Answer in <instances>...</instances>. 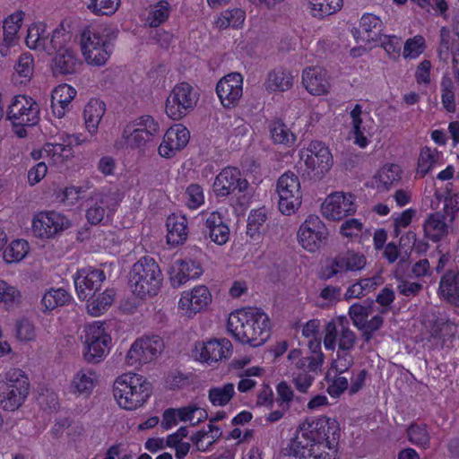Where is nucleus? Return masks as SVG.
<instances>
[{"mask_svg":"<svg viewBox=\"0 0 459 459\" xmlns=\"http://www.w3.org/2000/svg\"><path fill=\"white\" fill-rule=\"evenodd\" d=\"M107 38L108 37L106 35H101L93 29L91 30L88 28L84 30L81 35V48L82 54L87 52V50L91 49V47L96 48L108 43Z\"/></svg>","mask_w":459,"mask_h":459,"instance_id":"43","label":"nucleus"},{"mask_svg":"<svg viewBox=\"0 0 459 459\" xmlns=\"http://www.w3.org/2000/svg\"><path fill=\"white\" fill-rule=\"evenodd\" d=\"M105 280V273L100 269L79 270L74 276V286L79 299L84 300L94 296Z\"/></svg>","mask_w":459,"mask_h":459,"instance_id":"16","label":"nucleus"},{"mask_svg":"<svg viewBox=\"0 0 459 459\" xmlns=\"http://www.w3.org/2000/svg\"><path fill=\"white\" fill-rule=\"evenodd\" d=\"M106 206L108 209L107 217H109V214L115 211V208H109L108 204V200L104 196H102L99 202H96L93 205L88 208L86 212V218L88 222L91 223V225L100 224L105 217Z\"/></svg>","mask_w":459,"mask_h":459,"instance_id":"41","label":"nucleus"},{"mask_svg":"<svg viewBox=\"0 0 459 459\" xmlns=\"http://www.w3.org/2000/svg\"><path fill=\"white\" fill-rule=\"evenodd\" d=\"M317 446H308L306 449V457L299 459H336V447L329 449V452L321 451Z\"/></svg>","mask_w":459,"mask_h":459,"instance_id":"61","label":"nucleus"},{"mask_svg":"<svg viewBox=\"0 0 459 459\" xmlns=\"http://www.w3.org/2000/svg\"><path fill=\"white\" fill-rule=\"evenodd\" d=\"M113 394L120 407L134 410L142 406L150 397L152 384L140 375L124 374L116 379Z\"/></svg>","mask_w":459,"mask_h":459,"instance_id":"4","label":"nucleus"},{"mask_svg":"<svg viewBox=\"0 0 459 459\" xmlns=\"http://www.w3.org/2000/svg\"><path fill=\"white\" fill-rule=\"evenodd\" d=\"M337 325V335L339 334V349L351 351L356 343V334L350 329V321L345 316H337L334 320Z\"/></svg>","mask_w":459,"mask_h":459,"instance_id":"30","label":"nucleus"},{"mask_svg":"<svg viewBox=\"0 0 459 459\" xmlns=\"http://www.w3.org/2000/svg\"><path fill=\"white\" fill-rule=\"evenodd\" d=\"M106 111V104L99 99H91L84 108L83 115L87 130L93 134Z\"/></svg>","mask_w":459,"mask_h":459,"instance_id":"29","label":"nucleus"},{"mask_svg":"<svg viewBox=\"0 0 459 459\" xmlns=\"http://www.w3.org/2000/svg\"><path fill=\"white\" fill-rule=\"evenodd\" d=\"M415 80L420 86L425 88L430 83V60H423L417 67Z\"/></svg>","mask_w":459,"mask_h":459,"instance_id":"59","label":"nucleus"},{"mask_svg":"<svg viewBox=\"0 0 459 459\" xmlns=\"http://www.w3.org/2000/svg\"><path fill=\"white\" fill-rule=\"evenodd\" d=\"M111 337L104 328L103 323H95L85 328V342L83 357L89 363L101 361L108 349Z\"/></svg>","mask_w":459,"mask_h":459,"instance_id":"9","label":"nucleus"},{"mask_svg":"<svg viewBox=\"0 0 459 459\" xmlns=\"http://www.w3.org/2000/svg\"><path fill=\"white\" fill-rule=\"evenodd\" d=\"M30 391V382L25 373L19 368L5 374V382L0 386V403L4 410L13 411L25 402Z\"/></svg>","mask_w":459,"mask_h":459,"instance_id":"5","label":"nucleus"},{"mask_svg":"<svg viewBox=\"0 0 459 459\" xmlns=\"http://www.w3.org/2000/svg\"><path fill=\"white\" fill-rule=\"evenodd\" d=\"M212 301V295L207 287L200 285L192 290L190 293H185L178 302L182 309L190 311V314H196L206 307Z\"/></svg>","mask_w":459,"mask_h":459,"instance_id":"25","label":"nucleus"},{"mask_svg":"<svg viewBox=\"0 0 459 459\" xmlns=\"http://www.w3.org/2000/svg\"><path fill=\"white\" fill-rule=\"evenodd\" d=\"M23 14L24 13L22 12H17L11 14L4 20L3 30L4 40L6 44L11 45L13 43L15 36L22 26Z\"/></svg>","mask_w":459,"mask_h":459,"instance_id":"40","label":"nucleus"},{"mask_svg":"<svg viewBox=\"0 0 459 459\" xmlns=\"http://www.w3.org/2000/svg\"><path fill=\"white\" fill-rule=\"evenodd\" d=\"M197 103L196 93L187 82L174 86L166 100L165 111L173 120H180L191 112Z\"/></svg>","mask_w":459,"mask_h":459,"instance_id":"7","label":"nucleus"},{"mask_svg":"<svg viewBox=\"0 0 459 459\" xmlns=\"http://www.w3.org/2000/svg\"><path fill=\"white\" fill-rule=\"evenodd\" d=\"M232 353V344L228 339L211 340L207 342H198L195 348L196 359L212 363L230 357Z\"/></svg>","mask_w":459,"mask_h":459,"instance_id":"19","label":"nucleus"},{"mask_svg":"<svg viewBox=\"0 0 459 459\" xmlns=\"http://www.w3.org/2000/svg\"><path fill=\"white\" fill-rule=\"evenodd\" d=\"M377 41H380L381 46L389 55L399 56L402 48V39L395 36H380L377 38Z\"/></svg>","mask_w":459,"mask_h":459,"instance_id":"58","label":"nucleus"},{"mask_svg":"<svg viewBox=\"0 0 459 459\" xmlns=\"http://www.w3.org/2000/svg\"><path fill=\"white\" fill-rule=\"evenodd\" d=\"M373 304V300H367V305L355 303L350 307L349 316L357 328L365 321V319L368 318L371 312Z\"/></svg>","mask_w":459,"mask_h":459,"instance_id":"51","label":"nucleus"},{"mask_svg":"<svg viewBox=\"0 0 459 459\" xmlns=\"http://www.w3.org/2000/svg\"><path fill=\"white\" fill-rule=\"evenodd\" d=\"M359 25L367 33V37L364 38L363 40L377 41V33H374V35L371 36V32H373L374 29L380 30L381 28V21L377 16L372 13H365L360 19Z\"/></svg>","mask_w":459,"mask_h":459,"instance_id":"50","label":"nucleus"},{"mask_svg":"<svg viewBox=\"0 0 459 459\" xmlns=\"http://www.w3.org/2000/svg\"><path fill=\"white\" fill-rule=\"evenodd\" d=\"M88 8L95 14H113L119 6V0H86Z\"/></svg>","mask_w":459,"mask_h":459,"instance_id":"45","label":"nucleus"},{"mask_svg":"<svg viewBox=\"0 0 459 459\" xmlns=\"http://www.w3.org/2000/svg\"><path fill=\"white\" fill-rule=\"evenodd\" d=\"M111 51L112 48L108 42L96 48L91 47V49L87 50L82 55L89 65L100 66L108 61Z\"/></svg>","mask_w":459,"mask_h":459,"instance_id":"42","label":"nucleus"},{"mask_svg":"<svg viewBox=\"0 0 459 459\" xmlns=\"http://www.w3.org/2000/svg\"><path fill=\"white\" fill-rule=\"evenodd\" d=\"M408 437L410 441L415 444L425 445L429 441V436L426 428L411 424L408 429Z\"/></svg>","mask_w":459,"mask_h":459,"instance_id":"62","label":"nucleus"},{"mask_svg":"<svg viewBox=\"0 0 459 459\" xmlns=\"http://www.w3.org/2000/svg\"><path fill=\"white\" fill-rule=\"evenodd\" d=\"M16 73L25 78L30 79L33 74V57L30 54L22 55L14 66Z\"/></svg>","mask_w":459,"mask_h":459,"instance_id":"54","label":"nucleus"},{"mask_svg":"<svg viewBox=\"0 0 459 459\" xmlns=\"http://www.w3.org/2000/svg\"><path fill=\"white\" fill-rule=\"evenodd\" d=\"M41 217L44 218L41 221L49 228L48 233H51L53 238L71 227V221L65 216L58 212H41Z\"/></svg>","mask_w":459,"mask_h":459,"instance_id":"35","label":"nucleus"},{"mask_svg":"<svg viewBox=\"0 0 459 459\" xmlns=\"http://www.w3.org/2000/svg\"><path fill=\"white\" fill-rule=\"evenodd\" d=\"M400 167L396 164L384 167L379 175V180L385 185L386 189H389L394 181H398L400 179Z\"/></svg>","mask_w":459,"mask_h":459,"instance_id":"55","label":"nucleus"},{"mask_svg":"<svg viewBox=\"0 0 459 459\" xmlns=\"http://www.w3.org/2000/svg\"><path fill=\"white\" fill-rule=\"evenodd\" d=\"M340 438V426L335 419L326 416L320 418H307L301 422L295 437L290 445V454L300 458H305L306 449L308 446H317L333 449L337 446Z\"/></svg>","mask_w":459,"mask_h":459,"instance_id":"1","label":"nucleus"},{"mask_svg":"<svg viewBox=\"0 0 459 459\" xmlns=\"http://www.w3.org/2000/svg\"><path fill=\"white\" fill-rule=\"evenodd\" d=\"M333 163L328 147L320 141H312L307 149L303 178L320 181L330 170Z\"/></svg>","mask_w":459,"mask_h":459,"instance_id":"6","label":"nucleus"},{"mask_svg":"<svg viewBox=\"0 0 459 459\" xmlns=\"http://www.w3.org/2000/svg\"><path fill=\"white\" fill-rule=\"evenodd\" d=\"M345 255L349 271L360 270L366 265V257L363 255H359L353 251H347Z\"/></svg>","mask_w":459,"mask_h":459,"instance_id":"64","label":"nucleus"},{"mask_svg":"<svg viewBox=\"0 0 459 459\" xmlns=\"http://www.w3.org/2000/svg\"><path fill=\"white\" fill-rule=\"evenodd\" d=\"M323 215L332 221H339L355 213L354 195L333 193L327 196L321 205Z\"/></svg>","mask_w":459,"mask_h":459,"instance_id":"15","label":"nucleus"},{"mask_svg":"<svg viewBox=\"0 0 459 459\" xmlns=\"http://www.w3.org/2000/svg\"><path fill=\"white\" fill-rule=\"evenodd\" d=\"M93 375L91 370L87 372L85 370L79 371L72 382V387L74 389V392L79 394L91 392L94 386Z\"/></svg>","mask_w":459,"mask_h":459,"instance_id":"46","label":"nucleus"},{"mask_svg":"<svg viewBox=\"0 0 459 459\" xmlns=\"http://www.w3.org/2000/svg\"><path fill=\"white\" fill-rule=\"evenodd\" d=\"M160 134V126L149 115L142 116L133 124L127 125L123 132V137L133 148H138L153 139Z\"/></svg>","mask_w":459,"mask_h":459,"instance_id":"12","label":"nucleus"},{"mask_svg":"<svg viewBox=\"0 0 459 459\" xmlns=\"http://www.w3.org/2000/svg\"><path fill=\"white\" fill-rule=\"evenodd\" d=\"M302 83L307 91L313 95L325 94L330 89L327 72L320 66L305 69L302 74Z\"/></svg>","mask_w":459,"mask_h":459,"instance_id":"22","label":"nucleus"},{"mask_svg":"<svg viewBox=\"0 0 459 459\" xmlns=\"http://www.w3.org/2000/svg\"><path fill=\"white\" fill-rule=\"evenodd\" d=\"M76 95L74 88L62 84L57 86L52 92L51 106L52 108H56L58 106L61 108H65L69 103L74 100Z\"/></svg>","mask_w":459,"mask_h":459,"instance_id":"38","label":"nucleus"},{"mask_svg":"<svg viewBox=\"0 0 459 459\" xmlns=\"http://www.w3.org/2000/svg\"><path fill=\"white\" fill-rule=\"evenodd\" d=\"M65 33L64 30L55 29L52 32L51 37L48 39L47 42H44L42 49L45 50L48 55L53 53L60 52L64 50L65 39Z\"/></svg>","mask_w":459,"mask_h":459,"instance_id":"48","label":"nucleus"},{"mask_svg":"<svg viewBox=\"0 0 459 459\" xmlns=\"http://www.w3.org/2000/svg\"><path fill=\"white\" fill-rule=\"evenodd\" d=\"M0 302L8 306L18 305L22 302V294L15 286L0 280Z\"/></svg>","mask_w":459,"mask_h":459,"instance_id":"47","label":"nucleus"},{"mask_svg":"<svg viewBox=\"0 0 459 459\" xmlns=\"http://www.w3.org/2000/svg\"><path fill=\"white\" fill-rule=\"evenodd\" d=\"M189 138V131L182 125L170 127L167 130L164 134L163 142L159 146V154L164 158L173 157L178 151L186 146Z\"/></svg>","mask_w":459,"mask_h":459,"instance_id":"20","label":"nucleus"},{"mask_svg":"<svg viewBox=\"0 0 459 459\" xmlns=\"http://www.w3.org/2000/svg\"><path fill=\"white\" fill-rule=\"evenodd\" d=\"M163 281L159 264L152 257L143 256L132 267L128 274V285L140 299L156 296Z\"/></svg>","mask_w":459,"mask_h":459,"instance_id":"3","label":"nucleus"},{"mask_svg":"<svg viewBox=\"0 0 459 459\" xmlns=\"http://www.w3.org/2000/svg\"><path fill=\"white\" fill-rule=\"evenodd\" d=\"M167 241L177 247L182 245L187 238V219L184 215L171 214L167 218Z\"/></svg>","mask_w":459,"mask_h":459,"instance_id":"28","label":"nucleus"},{"mask_svg":"<svg viewBox=\"0 0 459 459\" xmlns=\"http://www.w3.org/2000/svg\"><path fill=\"white\" fill-rule=\"evenodd\" d=\"M430 170V149L424 147L420 154L418 160L417 175L423 178Z\"/></svg>","mask_w":459,"mask_h":459,"instance_id":"63","label":"nucleus"},{"mask_svg":"<svg viewBox=\"0 0 459 459\" xmlns=\"http://www.w3.org/2000/svg\"><path fill=\"white\" fill-rule=\"evenodd\" d=\"M171 269L176 271V274L170 276L174 288L179 287L190 279L198 278L203 273L201 264L192 259L177 260Z\"/></svg>","mask_w":459,"mask_h":459,"instance_id":"26","label":"nucleus"},{"mask_svg":"<svg viewBox=\"0 0 459 459\" xmlns=\"http://www.w3.org/2000/svg\"><path fill=\"white\" fill-rule=\"evenodd\" d=\"M243 77L239 73H231L221 78L216 86L217 95L224 108L238 105L243 94Z\"/></svg>","mask_w":459,"mask_h":459,"instance_id":"17","label":"nucleus"},{"mask_svg":"<svg viewBox=\"0 0 459 459\" xmlns=\"http://www.w3.org/2000/svg\"><path fill=\"white\" fill-rule=\"evenodd\" d=\"M29 245L28 242L23 239H16L11 242V244L4 251V259L6 263H17L22 261L28 253Z\"/></svg>","mask_w":459,"mask_h":459,"instance_id":"39","label":"nucleus"},{"mask_svg":"<svg viewBox=\"0 0 459 459\" xmlns=\"http://www.w3.org/2000/svg\"><path fill=\"white\" fill-rule=\"evenodd\" d=\"M39 105L30 97L17 95L8 108L7 119L13 126H32L39 120Z\"/></svg>","mask_w":459,"mask_h":459,"instance_id":"10","label":"nucleus"},{"mask_svg":"<svg viewBox=\"0 0 459 459\" xmlns=\"http://www.w3.org/2000/svg\"><path fill=\"white\" fill-rule=\"evenodd\" d=\"M267 216L264 208L252 210L247 218V234L251 238L260 235V230L266 221Z\"/></svg>","mask_w":459,"mask_h":459,"instance_id":"44","label":"nucleus"},{"mask_svg":"<svg viewBox=\"0 0 459 459\" xmlns=\"http://www.w3.org/2000/svg\"><path fill=\"white\" fill-rule=\"evenodd\" d=\"M249 187L248 181L236 167L223 169L215 178L213 192L218 197H226L237 193H245Z\"/></svg>","mask_w":459,"mask_h":459,"instance_id":"13","label":"nucleus"},{"mask_svg":"<svg viewBox=\"0 0 459 459\" xmlns=\"http://www.w3.org/2000/svg\"><path fill=\"white\" fill-rule=\"evenodd\" d=\"M71 295L64 289H50L42 297V311L48 313L57 307L68 304L71 300Z\"/></svg>","mask_w":459,"mask_h":459,"instance_id":"31","label":"nucleus"},{"mask_svg":"<svg viewBox=\"0 0 459 459\" xmlns=\"http://www.w3.org/2000/svg\"><path fill=\"white\" fill-rule=\"evenodd\" d=\"M437 292L444 300L459 307V271L446 272L441 277Z\"/></svg>","mask_w":459,"mask_h":459,"instance_id":"27","label":"nucleus"},{"mask_svg":"<svg viewBox=\"0 0 459 459\" xmlns=\"http://www.w3.org/2000/svg\"><path fill=\"white\" fill-rule=\"evenodd\" d=\"M442 212L432 214V241H438L448 234L449 225L455 219V213L459 210L457 202L453 197H445L441 200Z\"/></svg>","mask_w":459,"mask_h":459,"instance_id":"18","label":"nucleus"},{"mask_svg":"<svg viewBox=\"0 0 459 459\" xmlns=\"http://www.w3.org/2000/svg\"><path fill=\"white\" fill-rule=\"evenodd\" d=\"M186 194L188 196L187 205L190 208H197L204 204L203 188L199 185H190L186 188Z\"/></svg>","mask_w":459,"mask_h":459,"instance_id":"57","label":"nucleus"},{"mask_svg":"<svg viewBox=\"0 0 459 459\" xmlns=\"http://www.w3.org/2000/svg\"><path fill=\"white\" fill-rule=\"evenodd\" d=\"M204 238H211L217 245H224L230 238V229L219 212H212L202 227Z\"/></svg>","mask_w":459,"mask_h":459,"instance_id":"23","label":"nucleus"},{"mask_svg":"<svg viewBox=\"0 0 459 459\" xmlns=\"http://www.w3.org/2000/svg\"><path fill=\"white\" fill-rule=\"evenodd\" d=\"M228 331L239 342L251 347L263 345L270 337L268 316L261 309H242L231 313L227 324Z\"/></svg>","mask_w":459,"mask_h":459,"instance_id":"2","label":"nucleus"},{"mask_svg":"<svg viewBox=\"0 0 459 459\" xmlns=\"http://www.w3.org/2000/svg\"><path fill=\"white\" fill-rule=\"evenodd\" d=\"M235 395V387L232 383H227L221 387H212L209 390V401L214 406H225Z\"/></svg>","mask_w":459,"mask_h":459,"instance_id":"36","label":"nucleus"},{"mask_svg":"<svg viewBox=\"0 0 459 459\" xmlns=\"http://www.w3.org/2000/svg\"><path fill=\"white\" fill-rule=\"evenodd\" d=\"M82 63L72 48L56 52L52 59L51 70L54 76H66L77 74Z\"/></svg>","mask_w":459,"mask_h":459,"instance_id":"21","label":"nucleus"},{"mask_svg":"<svg viewBox=\"0 0 459 459\" xmlns=\"http://www.w3.org/2000/svg\"><path fill=\"white\" fill-rule=\"evenodd\" d=\"M115 290H106L104 292L88 298L87 308L91 316H97L107 310L113 303Z\"/></svg>","mask_w":459,"mask_h":459,"instance_id":"32","label":"nucleus"},{"mask_svg":"<svg viewBox=\"0 0 459 459\" xmlns=\"http://www.w3.org/2000/svg\"><path fill=\"white\" fill-rule=\"evenodd\" d=\"M292 83L293 76L290 72L283 69H277L269 73L266 81V89L272 91H284L289 90L292 86Z\"/></svg>","mask_w":459,"mask_h":459,"instance_id":"33","label":"nucleus"},{"mask_svg":"<svg viewBox=\"0 0 459 459\" xmlns=\"http://www.w3.org/2000/svg\"><path fill=\"white\" fill-rule=\"evenodd\" d=\"M328 236L327 228L316 215H309L298 232L299 243L309 252H315L325 246Z\"/></svg>","mask_w":459,"mask_h":459,"instance_id":"11","label":"nucleus"},{"mask_svg":"<svg viewBox=\"0 0 459 459\" xmlns=\"http://www.w3.org/2000/svg\"><path fill=\"white\" fill-rule=\"evenodd\" d=\"M441 99L444 108L448 112L455 110V93L451 78L444 77L441 82Z\"/></svg>","mask_w":459,"mask_h":459,"instance_id":"53","label":"nucleus"},{"mask_svg":"<svg viewBox=\"0 0 459 459\" xmlns=\"http://www.w3.org/2000/svg\"><path fill=\"white\" fill-rule=\"evenodd\" d=\"M16 334L21 341H30L34 337V326L30 321L26 318L21 319L16 323Z\"/></svg>","mask_w":459,"mask_h":459,"instance_id":"60","label":"nucleus"},{"mask_svg":"<svg viewBox=\"0 0 459 459\" xmlns=\"http://www.w3.org/2000/svg\"><path fill=\"white\" fill-rule=\"evenodd\" d=\"M311 5L313 16L323 18L339 11L342 0H308Z\"/></svg>","mask_w":459,"mask_h":459,"instance_id":"37","label":"nucleus"},{"mask_svg":"<svg viewBox=\"0 0 459 459\" xmlns=\"http://www.w3.org/2000/svg\"><path fill=\"white\" fill-rule=\"evenodd\" d=\"M279 209L283 214L294 212L301 204L302 194L298 176L288 170L277 181Z\"/></svg>","mask_w":459,"mask_h":459,"instance_id":"8","label":"nucleus"},{"mask_svg":"<svg viewBox=\"0 0 459 459\" xmlns=\"http://www.w3.org/2000/svg\"><path fill=\"white\" fill-rule=\"evenodd\" d=\"M456 326L449 320H437L432 325V350H445L452 347Z\"/></svg>","mask_w":459,"mask_h":459,"instance_id":"24","label":"nucleus"},{"mask_svg":"<svg viewBox=\"0 0 459 459\" xmlns=\"http://www.w3.org/2000/svg\"><path fill=\"white\" fill-rule=\"evenodd\" d=\"M273 142L276 144L290 146L294 143L296 136L281 120L273 121L269 126Z\"/></svg>","mask_w":459,"mask_h":459,"instance_id":"34","label":"nucleus"},{"mask_svg":"<svg viewBox=\"0 0 459 459\" xmlns=\"http://www.w3.org/2000/svg\"><path fill=\"white\" fill-rule=\"evenodd\" d=\"M164 348V342L160 336L154 335L136 340L126 355L128 365L146 364L157 358Z\"/></svg>","mask_w":459,"mask_h":459,"instance_id":"14","label":"nucleus"},{"mask_svg":"<svg viewBox=\"0 0 459 459\" xmlns=\"http://www.w3.org/2000/svg\"><path fill=\"white\" fill-rule=\"evenodd\" d=\"M170 4L168 1L160 0L154 6L149 16L150 26L158 27L163 23L169 15Z\"/></svg>","mask_w":459,"mask_h":459,"instance_id":"49","label":"nucleus"},{"mask_svg":"<svg viewBox=\"0 0 459 459\" xmlns=\"http://www.w3.org/2000/svg\"><path fill=\"white\" fill-rule=\"evenodd\" d=\"M48 36L44 30L39 32V28L30 29L26 37V43L30 48L42 49V46L44 42L48 41Z\"/></svg>","mask_w":459,"mask_h":459,"instance_id":"56","label":"nucleus"},{"mask_svg":"<svg viewBox=\"0 0 459 459\" xmlns=\"http://www.w3.org/2000/svg\"><path fill=\"white\" fill-rule=\"evenodd\" d=\"M427 48L425 39L422 36H415L408 39L404 43L403 56L404 58H415Z\"/></svg>","mask_w":459,"mask_h":459,"instance_id":"52","label":"nucleus"}]
</instances>
